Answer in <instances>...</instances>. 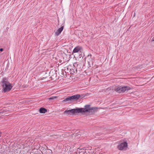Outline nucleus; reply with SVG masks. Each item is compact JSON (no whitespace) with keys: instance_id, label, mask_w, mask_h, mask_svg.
<instances>
[{"instance_id":"1","label":"nucleus","mask_w":154,"mask_h":154,"mask_svg":"<svg viewBox=\"0 0 154 154\" xmlns=\"http://www.w3.org/2000/svg\"><path fill=\"white\" fill-rule=\"evenodd\" d=\"M79 112H93L97 111L96 107H91L90 105H86L85 106L84 108H78Z\"/></svg>"},{"instance_id":"2","label":"nucleus","mask_w":154,"mask_h":154,"mask_svg":"<svg viewBox=\"0 0 154 154\" xmlns=\"http://www.w3.org/2000/svg\"><path fill=\"white\" fill-rule=\"evenodd\" d=\"M2 86L4 92L10 91L12 87L11 84L7 81H3L2 83Z\"/></svg>"},{"instance_id":"3","label":"nucleus","mask_w":154,"mask_h":154,"mask_svg":"<svg viewBox=\"0 0 154 154\" xmlns=\"http://www.w3.org/2000/svg\"><path fill=\"white\" fill-rule=\"evenodd\" d=\"M130 88L128 86L122 87L121 86H117L115 89V91L119 93H123L125 91L129 90Z\"/></svg>"},{"instance_id":"4","label":"nucleus","mask_w":154,"mask_h":154,"mask_svg":"<svg viewBox=\"0 0 154 154\" xmlns=\"http://www.w3.org/2000/svg\"><path fill=\"white\" fill-rule=\"evenodd\" d=\"M79 112L78 108L72 109L70 110H66L63 112L64 114L67 115H75Z\"/></svg>"},{"instance_id":"5","label":"nucleus","mask_w":154,"mask_h":154,"mask_svg":"<svg viewBox=\"0 0 154 154\" xmlns=\"http://www.w3.org/2000/svg\"><path fill=\"white\" fill-rule=\"evenodd\" d=\"M80 96L79 94L75 95L66 98L63 100V102H66L69 101H71L73 100H78L80 97Z\"/></svg>"},{"instance_id":"6","label":"nucleus","mask_w":154,"mask_h":154,"mask_svg":"<svg viewBox=\"0 0 154 154\" xmlns=\"http://www.w3.org/2000/svg\"><path fill=\"white\" fill-rule=\"evenodd\" d=\"M128 146L127 143L126 142L121 143L118 146V149L120 150L125 149Z\"/></svg>"},{"instance_id":"7","label":"nucleus","mask_w":154,"mask_h":154,"mask_svg":"<svg viewBox=\"0 0 154 154\" xmlns=\"http://www.w3.org/2000/svg\"><path fill=\"white\" fill-rule=\"evenodd\" d=\"M82 49V47L80 46H78L75 47L73 51H72V53H77L79 51H80Z\"/></svg>"},{"instance_id":"8","label":"nucleus","mask_w":154,"mask_h":154,"mask_svg":"<svg viewBox=\"0 0 154 154\" xmlns=\"http://www.w3.org/2000/svg\"><path fill=\"white\" fill-rule=\"evenodd\" d=\"M63 29V26L59 28L55 32V35L57 36L58 35L62 32Z\"/></svg>"},{"instance_id":"9","label":"nucleus","mask_w":154,"mask_h":154,"mask_svg":"<svg viewBox=\"0 0 154 154\" xmlns=\"http://www.w3.org/2000/svg\"><path fill=\"white\" fill-rule=\"evenodd\" d=\"M47 112V109L44 108H41L39 109V112L40 113H45L46 112Z\"/></svg>"},{"instance_id":"10","label":"nucleus","mask_w":154,"mask_h":154,"mask_svg":"<svg viewBox=\"0 0 154 154\" xmlns=\"http://www.w3.org/2000/svg\"><path fill=\"white\" fill-rule=\"evenodd\" d=\"M56 98H57V96H53L52 97L49 98L48 99L50 100H52Z\"/></svg>"},{"instance_id":"11","label":"nucleus","mask_w":154,"mask_h":154,"mask_svg":"<svg viewBox=\"0 0 154 154\" xmlns=\"http://www.w3.org/2000/svg\"><path fill=\"white\" fill-rule=\"evenodd\" d=\"M138 66H138L137 67V68H141L142 67H141V65H139Z\"/></svg>"},{"instance_id":"12","label":"nucleus","mask_w":154,"mask_h":154,"mask_svg":"<svg viewBox=\"0 0 154 154\" xmlns=\"http://www.w3.org/2000/svg\"><path fill=\"white\" fill-rule=\"evenodd\" d=\"M3 50V49L2 48H1L0 49V51H2Z\"/></svg>"},{"instance_id":"13","label":"nucleus","mask_w":154,"mask_h":154,"mask_svg":"<svg viewBox=\"0 0 154 154\" xmlns=\"http://www.w3.org/2000/svg\"><path fill=\"white\" fill-rule=\"evenodd\" d=\"M152 40L153 41H154V38H153Z\"/></svg>"}]
</instances>
